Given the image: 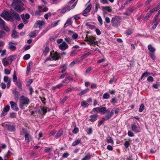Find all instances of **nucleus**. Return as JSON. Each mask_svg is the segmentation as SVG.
Here are the masks:
<instances>
[{"instance_id": "nucleus-30", "label": "nucleus", "mask_w": 160, "mask_h": 160, "mask_svg": "<svg viewBox=\"0 0 160 160\" xmlns=\"http://www.w3.org/2000/svg\"><path fill=\"white\" fill-rule=\"evenodd\" d=\"M89 89L88 88H87L85 89L82 90L81 92H79L78 95L79 96H82L83 95H84L87 93Z\"/></svg>"}, {"instance_id": "nucleus-44", "label": "nucleus", "mask_w": 160, "mask_h": 160, "mask_svg": "<svg viewBox=\"0 0 160 160\" xmlns=\"http://www.w3.org/2000/svg\"><path fill=\"white\" fill-rule=\"evenodd\" d=\"M103 9L107 10L109 12H111L112 11L111 8L109 6L103 7Z\"/></svg>"}, {"instance_id": "nucleus-53", "label": "nucleus", "mask_w": 160, "mask_h": 160, "mask_svg": "<svg viewBox=\"0 0 160 160\" xmlns=\"http://www.w3.org/2000/svg\"><path fill=\"white\" fill-rule=\"evenodd\" d=\"M150 56L151 58L153 60H154L156 59V57L154 53L150 52Z\"/></svg>"}, {"instance_id": "nucleus-56", "label": "nucleus", "mask_w": 160, "mask_h": 160, "mask_svg": "<svg viewBox=\"0 0 160 160\" xmlns=\"http://www.w3.org/2000/svg\"><path fill=\"white\" fill-rule=\"evenodd\" d=\"M52 149V148H46L44 150V152L46 153H48Z\"/></svg>"}, {"instance_id": "nucleus-4", "label": "nucleus", "mask_w": 160, "mask_h": 160, "mask_svg": "<svg viewBox=\"0 0 160 160\" xmlns=\"http://www.w3.org/2000/svg\"><path fill=\"white\" fill-rule=\"evenodd\" d=\"M14 59V57L13 56H10L7 58H4L2 61L3 64L4 66L6 65H10Z\"/></svg>"}, {"instance_id": "nucleus-41", "label": "nucleus", "mask_w": 160, "mask_h": 160, "mask_svg": "<svg viewBox=\"0 0 160 160\" xmlns=\"http://www.w3.org/2000/svg\"><path fill=\"white\" fill-rule=\"evenodd\" d=\"M28 36L30 38H34L36 36V32L34 31L31 32Z\"/></svg>"}, {"instance_id": "nucleus-17", "label": "nucleus", "mask_w": 160, "mask_h": 160, "mask_svg": "<svg viewBox=\"0 0 160 160\" xmlns=\"http://www.w3.org/2000/svg\"><path fill=\"white\" fill-rule=\"evenodd\" d=\"M25 141L28 142L31 140L32 137L31 135L28 133H26L25 135Z\"/></svg>"}, {"instance_id": "nucleus-8", "label": "nucleus", "mask_w": 160, "mask_h": 160, "mask_svg": "<svg viewBox=\"0 0 160 160\" xmlns=\"http://www.w3.org/2000/svg\"><path fill=\"white\" fill-rule=\"evenodd\" d=\"M50 56L51 58L54 60H58L60 58V54L57 52H54L53 51L51 52Z\"/></svg>"}, {"instance_id": "nucleus-11", "label": "nucleus", "mask_w": 160, "mask_h": 160, "mask_svg": "<svg viewBox=\"0 0 160 160\" xmlns=\"http://www.w3.org/2000/svg\"><path fill=\"white\" fill-rule=\"evenodd\" d=\"M12 109L14 111H17L18 110V108L17 103L13 101H11L10 102Z\"/></svg>"}, {"instance_id": "nucleus-54", "label": "nucleus", "mask_w": 160, "mask_h": 160, "mask_svg": "<svg viewBox=\"0 0 160 160\" xmlns=\"http://www.w3.org/2000/svg\"><path fill=\"white\" fill-rule=\"evenodd\" d=\"M16 114L14 112L11 113L10 115V117L11 118H15L16 117Z\"/></svg>"}, {"instance_id": "nucleus-18", "label": "nucleus", "mask_w": 160, "mask_h": 160, "mask_svg": "<svg viewBox=\"0 0 160 160\" xmlns=\"http://www.w3.org/2000/svg\"><path fill=\"white\" fill-rule=\"evenodd\" d=\"M159 15L157 14L156 15L153 20V23L157 25L160 22V20L158 19Z\"/></svg>"}, {"instance_id": "nucleus-15", "label": "nucleus", "mask_w": 160, "mask_h": 160, "mask_svg": "<svg viewBox=\"0 0 160 160\" xmlns=\"http://www.w3.org/2000/svg\"><path fill=\"white\" fill-rule=\"evenodd\" d=\"M92 8V5L91 4H89L85 9L83 11V15L85 16H87V13Z\"/></svg>"}, {"instance_id": "nucleus-50", "label": "nucleus", "mask_w": 160, "mask_h": 160, "mask_svg": "<svg viewBox=\"0 0 160 160\" xmlns=\"http://www.w3.org/2000/svg\"><path fill=\"white\" fill-rule=\"evenodd\" d=\"M69 155V154L68 152L64 153L62 155V158L63 159L67 158Z\"/></svg>"}, {"instance_id": "nucleus-3", "label": "nucleus", "mask_w": 160, "mask_h": 160, "mask_svg": "<svg viewBox=\"0 0 160 160\" xmlns=\"http://www.w3.org/2000/svg\"><path fill=\"white\" fill-rule=\"evenodd\" d=\"M19 107L21 109H24L25 107H27L30 103V100L28 98L24 96H21L20 98Z\"/></svg>"}, {"instance_id": "nucleus-31", "label": "nucleus", "mask_w": 160, "mask_h": 160, "mask_svg": "<svg viewBox=\"0 0 160 160\" xmlns=\"http://www.w3.org/2000/svg\"><path fill=\"white\" fill-rule=\"evenodd\" d=\"M71 23V18L68 19L67 20L65 23L64 24V27L65 28H66Z\"/></svg>"}, {"instance_id": "nucleus-39", "label": "nucleus", "mask_w": 160, "mask_h": 160, "mask_svg": "<svg viewBox=\"0 0 160 160\" xmlns=\"http://www.w3.org/2000/svg\"><path fill=\"white\" fill-rule=\"evenodd\" d=\"M107 141L108 143H110L112 144L114 143V141L110 137H108L107 138Z\"/></svg>"}, {"instance_id": "nucleus-25", "label": "nucleus", "mask_w": 160, "mask_h": 160, "mask_svg": "<svg viewBox=\"0 0 160 160\" xmlns=\"http://www.w3.org/2000/svg\"><path fill=\"white\" fill-rule=\"evenodd\" d=\"M12 93L14 95L15 99H18L19 96V92H18L16 89H14L12 91Z\"/></svg>"}, {"instance_id": "nucleus-9", "label": "nucleus", "mask_w": 160, "mask_h": 160, "mask_svg": "<svg viewBox=\"0 0 160 160\" xmlns=\"http://www.w3.org/2000/svg\"><path fill=\"white\" fill-rule=\"evenodd\" d=\"M111 22L112 26L114 27H117L119 24L118 19L116 17L112 18Z\"/></svg>"}, {"instance_id": "nucleus-7", "label": "nucleus", "mask_w": 160, "mask_h": 160, "mask_svg": "<svg viewBox=\"0 0 160 160\" xmlns=\"http://www.w3.org/2000/svg\"><path fill=\"white\" fill-rule=\"evenodd\" d=\"M75 0H71L70 1H69L68 2V5L65 7V8L63 9V10H65L66 11L67 10H69L70 9H73L74 8L77 4V1L75 2L74 4L71 7H70V5H69V4L73 3L75 1Z\"/></svg>"}, {"instance_id": "nucleus-52", "label": "nucleus", "mask_w": 160, "mask_h": 160, "mask_svg": "<svg viewBox=\"0 0 160 160\" xmlns=\"http://www.w3.org/2000/svg\"><path fill=\"white\" fill-rule=\"evenodd\" d=\"M30 57V55L29 54H27L25 55L23 57V59L27 60Z\"/></svg>"}, {"instance_id": "nucleus-55", "label": "nucleus", "mask_w": 160, "mask_h": 160, "mask_svg": "<svg viewBox=\"0 0 160 160\" xmlns=\"http://www.w3.org/2000/svg\"><path fill=\"white\" fill-rule=\"evenodd\" d=\"M78 132V128H76V126H75V127L74 129V130L72 131V132L73 133L76 134Z\"/></svg>"}, {"instance_id": "nucleus-60", "label": "nucleus", "mask_w": 160, "mask_h": 160, "mask_svg": "<svg viewBox=\"0 0 160 160\" xmlns=\"http://www.w3.org/2000/svg\"><path fill=\"white\" fill-rule=\"evenodd\" d=\"M92 69V67H88V68L86 70V72H85V73L87 74H88V73H89V72Z\"/></svg>"}, {"instance_id": "nucleus-26", "label": "nucleus", "mask_w": 160, "mask_h": 160, "mask_svg": "<svg viewBox=\"0 0 160 160\" xmlns=\"http://www.w3.org/2000/svg\"><path fill=\"white\" fill-rule=\"evenodd\" d=\"M92 155L90 153H88L83 158L82 160H89L92 157Z\"/></svg>"}, {"instance_id": "nucleus-35", "label": "nucleus", "mask_w": 160, "mask_h": 160, "mask_svg": "<svg viewBox=\"0 0 160 160\" xmlns=\"http://www.w3.org/2000/svg\"><path fill=\"white\" fill-rule=\"evenodd\" d=\"M16 84L17 86L19 88V90L20 91L22 90V84L21 82L20 81H17L16 83Z\"/></svg>"}, {"instance_id": "nucleus-33", "label": "nucleus", "mask_w": 160, "mask_h": 160, "mask_svg": "<svg viewBox=\"0 0 160 160\" xmlns=\"http://www.w3.org/2000/svg\"><path fill=\"white\" fill-rule=\"evenodd\" d=\"M63 86V84H60L55 86L52 87V89L53 90H55L57 88H59Z\"/></svg>"}, {"instance_id": "nucleus-24", "label": "nucleus", "mask_w": 160, "mask_h": 160, "mask_svg": "<svg viewBox=\"0 0 160 160\" xmlns=\"http://www.w3.org/2000/svg\"><path fill=\"white\" fill-rule=\"evenodd\" d=\"M81 140L80 138H78L77 139L75 140L72 143V146H75L78 145L79 143L81 144Z\"/></svg>"}, {"instance_id": "nucleus-36", "label": "nucleus", "mask_w": 160, "mask_h": 160, "mask_svg": "<svg viewBox=\"0 0 160 160\" xmlns=\"http://www.w3.org/2000/svg\"><path fill=\"white\" fill-rule=\"evenodd\" d=\"M11 36L12 38H15L18 37V35L17 32L15 31H13Z\"/></svg>"}, {"instance_id": "nucleus-63", "label": "nucleus", "mask_w": 160, "mask_h": 160, "mask_svg": "<svg viewBox=\"0 0 160 160\" xmlns=\"http://www.w3.org/2000/svg\"><path fill=\"white\" fill-rule=\"evenodd\" d=\"M130 145V143L128 141H126L124 143V146L126 148H128Z\"/></svg>"}, {"instance_id": "nucleus-28", "label": "nucleus", "mask_w": 160, "mask_h": 160, "mask_svg": "<svg viewBox=\"0 0 160 160\" xmlns=\"http://www.w3.org/2000/svg\"><path fill=\"white\" fill-rule=\"evenodd\" d=\"M72 79V78L70 77H68L66 78L65 79L63 80L62 82L65 83H68Z\"/></svg>"}, {"instance_id": "nucleus-61", "label": "nucleus", "mask_w": 160, "mask_h": 160, "mask_svg": "<svg viewBox=\"0 0 160 160\" xmlns=\"http://www.w3.org/2000/svg\"><path fill=\"white\" fill-rule=\"evenodd\" d=\"M147 80L148 82H152L153 81V78L152 76H150L148 78Z\"/></svg>"}, {"instance_id": "nucleus-16", "label": "nucleus", "mask_w": 160, "mask_h": 160, "mask_svg": "<svg viewBox=\"0 0 160 160\" xmlns=\"http://www.w3.org/2000/svg\"><path fill=\"white\" fill-rule=\"evenodd\" d=\"M17 44L15 42H9V48L10 49H12L15 50L16 49V48L15 46Z\"/></svg>"}, {"instance_id": "nucleus-51", "label": "nucleus", "mask_w": 160, "mask_h": 160, "mask_svg": "<svg viewBox=\"0 0 160 160\" xmlns=\"http://www.w3.org/2000/svg\"><path fill=\"white\" fill-rule=\"evenodd\" d=\"M149 73L148 72H144L142 75L141 79H142L143 77H147Z\"/></svg>"}, {"instance_id": "nucleus-48", "label": "nucleus", "mask_w": 160, "mask_h": 160, "mask_svg": "<svg viewBox=\"0 0 160 160\" xmlns=\"http://www.w3.org/2000/svg\"><path fill=\"white\" fill-rule=\"evenodd\" d=\"M144 108V105L143 104H142L139 108V111L140 112H142Z\"/></svg>"}, {"instance_id": "nucleus-46", "label": "nucleus", "mask_w": 160, "mask_h": 160, "mask_svg": "<svg viewBox=\"0 0 160 160\" xmlns=\"http://www.w3.org/2000/svg\"><path fill=\"white\" fill-rule=\"evenodd\" d=\"M87 133L88 135H90L92 133V128H90L87 130Z\"/></svg>"}, {"instance_id": "nucleus-12", "label": "nucleus", "mask_w": 160, "mask_h": 160, "mask_svg": "<svg viewBox=\"0 0 160 160\" xmlns=\"http://www.w3.org/2000/svg\"><path fill=\"white\" fill-rule=\"evenodd\" d=\"M10 109V106L9 105H7L3 108L2 112L1 113V117L4 116L7 114L8 112Z\"/></svg>"}, {"instance_id": "nucleus-13", "label": "nucleus", "mask_w": 160, "mask_h": 160, "mask_svg": "<svg viewBox=\"0 0 160 160\" xmlns=\"http://www.w3.org/2000/svg\"><path fill=\"white\" fill-rule=\"evenodd\" d=\"M131 129L132 131L136 133L140 132V127L137 126L135 124H132V125Z\"/></svg>"}, {"instance_id": "nucleus-21", "label": "nucleus", "mask_w": 160, "mask_h": 160, "mask_svg": "<svg viewBox=\"0 0 160 160\" xmlns=\"http://www.w3.org/2000/svg\"><path fill=\"white\" fill-rule=\"evenodd\" d=\"M98 116V115L97 114L90 115V118L89 120L93 122L97 120V118Z\"/></svg>"}, {"instance_id": "nucleus-14", "label": "nucleus", "mask_w": 160, "mask_h": 160, "mask_svg": "<svg viewBox=\"0 0 160 160\" xmlns=\"http://www.w3.org/2000/svg\"><path fill=\"white\" fill-rule=\"evenodd\" d=\"M0 24L1 25L2 27L7 32H8L10 30V29L7 26H5V22L2 19L0 18Z\"/></svg>"}, {"instance_id": "nucleus-38", "label": "nucleus", "mask_w": 160, "mask_h": 160, "mask_svg": "<svg viewBox=\"0 0 160 160\" xmlns=\"http://www.w3.org/2000/svg\"><path fill=\"white\" fill-rule=\"evenodd\" d=\"M110 97V95L107 93H105L103 96L102 99H108Z\"/></svg>"}, {"instance_id": "nucleus-37", "label": "nucleus", "mask_w": 160, "mask_h": 160, "mask_svg": "<svg viewBox=\"0 0 160 160\" xmlns=\"http://www.w3.org/2000/svg\"><path fill=\"white\" fill-rule=\"evenodd\" d=\"M63 132V131L62 130H59L56 134L55 135V138H58V137H60L62 134Z\"/></svg>"}, {"instance_id": "nucleus-59", "label": "nucleus", "mask_w": 160, "mask_h": 160, "mask_svg": "<svg viewBox=\"0 0 160 160\" xmlns=\"http://www.w3.org/2000/svg\"><path fill=\"white\" fill-rule=\"evenodd\" d=\"M99 111V107H97L94 108L92 111V112H95Z\"/></svg>"}, {"instance_id": "nucleus-32", "label": "nucleus", "mask_w": 160, "mask_h": 160, "mask_svg": "<svg viewBox=\"0 0 160 160\" xmlns=\"http://www.w3.org/2000/svg\"><path fill=\"white\" fill-rule=\"evenodd\" d=\"M91 52H88L87 53H84L81 57L82 59H83L85 58H87L88 56L91 54Z\"/></svg>"}, {"instance_id": "nucleus-6", "label": "nucleus", "mask_w": 160, "mask_h": 160, "mask_svg": "<svg viewBox=\"0 0 160 160\" xmlns=\"http://www.w3.org/2000/svg\"><path fill=\"white\" fill-rule=\"evenodd\" d=\"M88 41V44L90 45H98V42L96 40L95 37L92 36H89Z\"/></svg>"}, {"instance_id": "nucleus-29", "label": "nucleus", "mask_w": 160, "mask_h": 160, "mask_svg": "<svg viewBox=\"0 0 160 160\" xmlns=\"http://www.w3.org/2000/svg\"><path fill=\"white\" fill-rule=\"evenodd\" d=\"M148 48L151 52L153 53L155 51V49L152 45L149 44L148 46Z\"/></svg>"}, {"instance_id": "nucleus-45", "label": "nucleus", "mask_w": 160, "mask_h": 160, "mask_svg": "<svg viewBox=\"0 0 160 160\" xmlns=\"http://www.w3.org/2000/svg\"><path fill=\"white\" fill-rule=\"evenodd\" d=\"M65 40L66 42L69 44H71L72 42V40L68 37H66L65 38Z\"/></svg>"}, {"instance_id": "nucleus-62", "label": "nucleus", "mask_w": 160, "mask_h": 160, "mask_svg": "<svg viewBox=\"0 0 160 160\" xmlns=\"http://www.w3.org/2000/svg\"><path fill=\"white\" fill-rule=\"evenodd\" d=\"M59 22V20H58L53 22L52 24V27H54L58 25V23Z\"/></svg>"}, {"instance_id": "nucleus-20", "label": "nucleus", "mask_w": 160, "mask_h": 160, "mask_svg": "<svg viewBox=\"0 0 160 160\" xmlns=\"http://www.w3.org/2000/svg\"><path fill=\"white\" fill-rule=\"evenodd\" d=\"M134 10L133 8L131 7L127 10L124 13V14L127 16H129L132 13Z\"/></svg>"}, {"instance_id": "nucleus-43", "label": "nucleus", "mask_w": 160, "mask_h": 160, "mask_svg": "<svg viewBox=\"0 0 160 160\" xmlns=\"http://www.w3.org/2000/svg\"><path fill=\"white\" fill-rule=\"evenodd\" d=\"M106 108L105 107H102L101 108H99V112L101 113H104L105 112H106Z\"/></svg>"}, {"instance_id": "nucleus-10", "label": "nucleus", "mask_w": 160, "mask_h": 160, "mask_svg": "<svg viewBox=\"0 0 160 160\" xmlns=\"http://www.w3.org/2000/svg\"><path fill=\"white\" fill-rule=\"evenodd\" d=\"M58 47L62 51H64L68 48V46L65 42H64L59 45Z\"/></svg>"}, {"instance_id": "nucleus-49", "label": "nucleus", "mask_w": 160, "mask_h": 160, "mask_svg": "<svg viewBox=\"0 0 160 160\" xmlns=\"http://www.w3.org/2000/svg\"><path fill=\"white\" fill-rule=\"evenodd\" d=\"M17 80V75L16 73V72L14 71L13 75V77L12 78V80L13 82H16Z\"/></svg>"}, {"instance_id": "nucleus-27", "label": "nucleus", "mask_w": 160, "mask_h": 160, "mask_svg": "<svg viewBox=\"0 0 160 160\" xmlns=\"http://www.w3.org/2000/svg\"><path fill=\"white\" fill-rule=\"evenodd\" d=\"M100 8V6L99 3H97L95 5V10L92 12V13L94 15L95 13H96L98 11V8Z\"/></svg>"}, {"instance_id": "nucleus-2", "label": "nucleus", "mask_w": 160, "mask_h": 160, "mask_svg": "<svg viewBox=\"0 0 160 160\" xmlns=\"http://www.w3.org/2000/svg\"><path fill=\"white\" fill-rule=\"evenodd\" d=\"M13 2L12 4V6H14V9L17 12H20L24 9V4L20 0H13Z\"/></svg>"}, {"instance_id": "nucleus-5", "label": "nucleus", "mask_w": 160, "mask_h": 160, "mask_svg": "<svg viewBox=\"0 0 160 160\" xmlns=\"http://www.w3.org/2000/svg\"><path fill=\"white\" fill-rule=\"evenodd\" d=\"M106 112H107L108 114L103 116L102 119L105 121H107L110 119L113 115L114 113H115L114 108L111 112L109 110H107Z\"/></svg>"}, {"instance_id": "nucleus-34", "label": "nucleus", "mask_w": 160, "mask_h": 160, "mask_svg": "<svg viewBox=\"0 0 160 160\" xmlns=\"http://www.w3.org/2000/svg\"><path fill=\"white\" fill-rule=\"evenodd\" d=\"M81 106L84 108H87L89 104H88L85 101H82L81 103Z\"/></svg>"}, {"instance_id": "nucleus-19", "label": "nucleus", "mask_w": 160, "mask_h": 160, "mask_svg": "<svg viewBox=\"0 0 160 160\" xmlns=\"http://www.w3.org/2000/svg\"><path fill=\"white\" fill-rule=\"evenodd\" d=\"M44 22L43 21L38 20L35 23L34 27L35 28H36L39 25V28H40V27L44 25Z\"/></svg>"}, {"instance_id": "nucleus-40", "label": "nucleus", "mask_w": 160, "mask_h": 160, "mask_svg": "<svg viewBox=\"0 0 160 160\" xmlns=\"http://www.w3.org/2000/svg\"><path fill=\"white\" fill-rule=\"evenodd\" d=\"M21 16L22 19V20L23 23L25 24L27 23L28 22V21L27 19L25 18L24 15V14H22L21 15Z\"/></svg>"}, {"instance_id": "nucleus-47", "label": "nucleus", "mask_w": 160, "mask_h": 160, "mask_svg": "<svg viewBox=\"0 0 160 160\" xmlns=\"http://www.w3.org/2000/svg\"><path fill=\"white\" fill-rule=\"evenodd\" d=\"M98 19L99 22L100 23V26H102L103 24V22L102 19L101 17L100 16H98Z\"/></svg>"}, {"instance_id": "nucleus-64", "label": "nucleus", "mask_w": 160, "mask_h": 160, "mask_svg": "<svg viewBox=\"0 0 160 160\" xmlns=\"http://www.w3.org/2000/svg\"><path fill=\"white\" fill-rule=\"evenodd\" d=\"M49 48L47 47H46L43 52V53L46 55L49 52Z\"/></svg>"}, {"instance_id": "nucleus-42", "label": "nucleus", "mask_w": 160, "mask_h": 160, "mask_svg": "<svg viewBox=\"0 0 160 160\" xmlns=\"http://www.w3.org/2000/svg\"><path fill=\"white\" fill-rule=\"evenodd\" d=\"M48 108L46 107H43L41 109V110L43 114L44 115L47 112V109Z\"/></svg>"}, {"instance_id": "nucleus-22", "label": "nucleus", "mask_w": 160, "mask_h": 160, "mask_svg": "<svg viewBox=\"0 0 160 160\" xmlns=\"http://www.w3.org/2000/svg\"><path fill=\"white\" fill-rule=\"evenodd\" d=\"M8 131L10 132H14L15 130V126L14 125H8L7 126Z\"/></svg>"}, {"instance_id": "nucleus-58", "label": "nucleus", "mask_w": 160, "mask_h": 160, "mask_svg": "<svg viewBox=\"0 0 160 160\" xmlns=\"http://www.w3.org/2000/svg\"><path fill=\"white\" fill-rule=\"evenodd\" d=\"M117 100L116 98H114L110 100L111 103H116L117 102Z\"/></svg>"}, {"instance_id": "nucleus-23", "label": "nucleus", "mask_w": 160, "mask_h": 160, "mask_svg": "<svg viewBox=\"0 0 160 160\" xmlns=\"http://www.w3.org/2000/svg\"><path fill=\"white\" fill-rule=\"evenodd\" d=\"M86 25L87 27V29H93L95 28V26L92 25L91 22H87L86 23Z\"/></svg>"}, {"instance_id": "nucleus-1", "label": "nucleus", "mask_w": 160, "mask_h": 160, "mask_svg": "<svg viewBox=\"0 0 160 160\" xmlns=\"http://www.w3.org/2000/svg\"><path fill=\"white\" fill-rule=\"evenodd\" d=\"M1 16L5 19L8 20L13 21L15 19L19 21L20 18L18 13L14 12V10L11 9L9 11H5L1 14Z\"/></svg>"}, {"instance_id": "nucleus-57", "label": "nucleus", "mask_w": 160, "mask_h": 160, "mask_svg": "<svg viewBox=\"0 0 160 160\" xmlns=\"http://www.w3.org/2000/svg\"><path fill=\"white\" fill-rule=\"evenodd\" d=\"M77 53V52L76 50H73L72 51L71 53L70 54V56H75Z\"/></svg>"}]
</instances>
